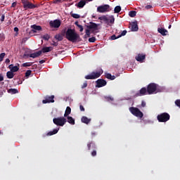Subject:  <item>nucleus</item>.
<instances>
[{
  "label": "nucleus",
  "instance_id": "f257e3e1",
  "mask_svg": "<svg viewBox=\"0 0 180 180\" xmlns=\"http://www.w3.org/2000/svg\"><path fill=\"white\" fill-rule=\"evenodd\" d=\"M65 36L67 40L72 41V43H77V41H82V39L81 37L75 32V29L68 28L66 32H65Z\"/></svg>",
  "mask_w": 180,
  "mask_h": 180
},
{
  "label": "nucleus",
  "instance_id": "f03ea898",
  "mask_svg": "<svg viewBox=\"0 0 180 180\" xmlns=\"http://www.w3.org/2000/svg\"><path fill=\"white\" fill-rule=\"evenodd\" d=\"M103 74V70L99 68L96 71L92 72L91 74L84 77L85 79H96Z\"/></svg>",
  "mask_w": 180,
  "mask_h": 180
},
{
  "label": "nucleus",
  "instance_id": "7ed1b4c3",
  "mask_svg": "<svg viewBox=\"0 0 180 180\" xmlns=\"http://www.w3.org/2000/svg\"><path fill=\"white\" fill-rule=\"evenodd\" d=\"M161 92L160 90V86L155 83H150L147 86V93L148 95H153V94H157Z\"/></svg>",
  "mask_w": 180,
  "mask_h": 180
},
{
  "label": "nucleus",
  "instance_id": "20e7f679",
  "mask_svg": "<svg viewBox=\"0 0 180 180\" xmlns=\"http://www.w3.org/2000/svg\"><path fill=\"white\" fill-rule=\"evenodd\" d=\"M171 119V115H169L167 112H162L157 116V120L160 123H165L168 122Z\"/></svg>",
  "mask_w": 180,
  "mask_h": 180
},
{
  "label": "nucleus",
  "instance_id": "39448f33",
  "mask_svg": "<svg viewBox=\"0 0 180 180\" xmlns=\"http://www.w3.org/2000/svg\"><path fill=\"white\" fill-rule=\"evenodd\" d=\"M21 1L23 5V8L25 11H27V9H34V8H39V6H40V5L33 4L32 3H30V1H29L21 0Z\"/></svg>",
  "mask_w": 180,
  "mask_h": 180
},
{
  "label": "nucleus",
  "instance_id": "423d86ee",
  "mask_svg": "<svg viewBox=\"0 0 180 180\" xmlns=\"http://www.w3.org/2000/svg\"><path fill=\"white\" fill-rule=\"evenodd\" d=\"M129 112H131V113L134 116H136V117H140L141 119L144 116V114H143L140 109L136 107H130Z\"/></svg>",
  "mask_w": 180,
  "mask_h": 180
},
{
  "label": "nucleus",
  "instance_id": "0eeeda50",
  "mask_svg": "<svg viewBox=\"0 0 180 180\" xmlns=\"http://www.w3.org/2000/svg\"><path fill=\"white\" fill-rule=\"evenodd\" d=\"M53 122L54 124H56V126H60L63 127L65 123H67V119H65L64 117H59L57 118H53Z\"/></svg>",
  "mask_w": 180,
  "mask_h": 180
},
{
  "label": "nucleus",
  "instance_id": "6e6552de",
  "mask_svg": "<svg viewBox=\"0 0 180 180\" xmlns=\"http://www.w3.org/2000/svg\"><path fill=\"white\" fill-rule=\"evenodd\" d=\"M99 20H103V22H105L108 25L109 23L113 24L115 23V17L113 15H110L108 18L106 15H103L98 18Z\"/></svg>",
  "mask_w": 180,
  "mask_h": 180
},
{
  "label": "nucleus",
  "instance_id": "1a4fd4ad",
  "mask_svg": "<svg viewBox=\"0 0 180 180\" xmlns=\"http://www.w3.org/2000/svg\"><path fill=\"white\" fill-rule=\"evenodd\" d=\"M97 12H98L99 13H105L106 12H110V6H109L108 4L99 6L97 8Z\"/></svg>",
  "mask_w": 180,
  "mask_h": 180
},
{
  "label": "nucleus",
  "instance_id": "9d476101",
  "mask_svg": "<svg viewBox=\"0 0 180 180\" xmlns=\"http://www.w3.org/2000/svg\"><path fill=\"white\" fill-rule=\"evenodd\" d=\"M96 88H102L103 86H106L108 82L103 79H98L96 81Z\"/></svg>",
  "mask_w": 180,
  "mask_h": 180
},
{
  "label": "nucleus",
  "instance_id": "9b49d317",
  "mask_svg": "<svg viewBox=\"0 0 180 180\" xmlns=\"http://www.w3.org/2000/svg\"><path fill=\"white\" fill-rule=\"evenodd\" d=\"M49 25L51 27H54L55 29H58L61 26V21L60 20H55L53 21H50Z\"/></svg>",
  "mask_w": 180,
  "mask_h": 180
},
{
  "label": "nucleus",
  "instance_id": "f8f14e48",
  "mask_svg": "<svg viewBox=\"0 0 180 180\" xmlns=\"http://www.w3.org/2000/svg\"><path fill=\"white\" fill-rule=\"evenodd\" d=\"M91 1L94 0H81L79 2L75 4V6H77V8H79V9H81L84 8L85 5L88 4V2H91Z\"/></svg>",
  "mask_w": 180,
  "mask_h": 180
},
{
  "label": "nucleus",
  "instance_id": "ddd939ff",
  "mask_svg": "<svg viewBox=\"0 0 180 180\" xmlns=\"http://www.w3.org/2000/svg\"><path fill=\"white\" fill-rule=\"evenodd\" d=\"M42 103H54V96H46L45 99L42 101Z\"/></svg>",
  "mask_w": 180,
  "mask_h": 180
},
{
  "label": "nucleus",
  "instance_id": "4468645a",
  "mask_svg": "<svg viewBox=\"0 0 180 180\" xmlns=\"http://www.w3.org/2000/svg\"><path fill=\"white\" fill-rule=\"evenodd\" d=\"M87 29L92 30V33H95V30H98V24L90 22V25H87Z\"/></svg>",
  "mask_w": 180,
  "mask_h": 180
},
{
  "label": "nucleus",
  "instance_id": "2eb2a0df",
  "mask_svg": "<svg viewBox=\"0 0 180 180\" xmlns=\"http://www.w3.org/2000/svg\"><path fill=\"white\" fill-rule=\"evenodd\" d=\"M147 94V88L143 87L141 88L139 91V92L136 93L135 94V98H137L139 96H144V95H146Z\"/></svg>",
  "mask_w": 180,
  "mask_h": 180
},
{
  "label": "nucleus",
  "instance_id": "dca6fc26",
  "mask_svg": "<svg viewBox=\"0 0 180 180\" xmlns=\"http://www.w3.org/2000/svg\"><path fill=\"white\" fill-rule=\"evenodd\" d=\"M135 60L139 63H143L146 60V54L139 53L136 57Z\"/></svg>",
  "mask_w": 180,
  "mask_h": 180
},
{
  "label": "nucleus",
  "instance_id": "f3484780",
  "mask_svg": "<svg viewBox=\"0 0 180 180\" xmlns=\"http://www.w3.org/2000/svg\"><path fill=\"white\" fill-rule=\"evenodd\" d=\"M31 29L33 33H37V32H41V30H42L41 26L36 25H31Z\"/></svg>",
  "mask_w": 180,
  "mask_h": 180
},
{
  "label": "nucleus",
  "instance_id": "a211bd4d",
  "mask_svg": "<svg viewBox=\"0 0 180 180\" xmlns=\"http://www.w3.org/2000/svg\"><path fill=\"white\" fill-rule=\"evenodd\" d=\"M58 130H60V128L55 129L53 131H50L46 134L42 135V137H46V136H54V134H57L58 133Z\"/></svg>",
  "mask_w": 180,
  "mask_h": 180
},
{
  "label": "nucleus",
  "instance_id": "6ab92c4d",
  "mask_svg": "<svg viewBox=\"0 0 180 180\" xmlns=\"http://www.w3.org/2000/svg\"><path fill=\"white\" fill-rule=\"evenodd\" d=\"M64 36H65V32H62L61 34H56L55 36V39L56 40H58V41H62L64 39Z\"/></svg>",
  "mask_w": 180,
  "mask_h": 180
},
{
  "label": "nucleus",
  "instance_id": "aec40b11",
  "mask_svg": "<svg viewBox=\"0 0 180 180\" xmlns=\"http://www.w3.org/2000/svg\"><path fill=\"white\" fill-rule=\"evenodd\" d=\"M53 46H46L42 48V49L39 51H41V53H50V51H52Z\"/></svg>",
  "mask_w": 180,
  "mask_h": 180
},
{
  "label": "nucleus",
  "instance_id": "412c9836",
  "mask_svg": "<svg viewBox=\"0 0 180 180\" xmlns=\"http://www.w3.org/2000/svg\"><path fill=\"white\" fill-rule=\"evenodd\" d=\"M131 31L137 32L139 30V25H137V22H133L131 25Z\"/></svg>",
  "mask_w": 180,
  "mask_h": 180
},
{
  "label": "nucleus",
  "instance_id": "4be33fe9",
  "mask_svg": "<svg viewBox=\"0 0 180 180\" xmlns=\"http://www.w3.org/2000/svg\"><path fill=\"white\" fill-rule=\"evenodd\" d=\"M39 56H41V51H40L33 53H31L30 55V57L31 58H37V57H39Z\"/></svg>",
  "mask_w": 180,
  "mask_h": 180
},
{
  "label": "nucleus",
  "instance_id": "5701e85b",
  "mask_svg": "<svg viewBox=\"0 0 180 180\" xmlns=\"http://www.w3.org/2000/svg\"><path fill=\"white\" fill-rule=\"evenodd\" d=\"M158 32L162 34V36H167V33H168V31L165 30V28H158Z\"/></svg>",
  "mask_w": 180,
  "mask_h": 180
},
{
  "label": "nucleus",
  "instance_id": "b1692460",
  "mask_svg": "<svg viewBox=\"0 0 180 180\" xmlns=\"http://www.w3.org/2000/svg\"><path fill=\"white\" fill-rule=\"evenodd\" d=\"M82 123H85V124H89V123L91 122V119L85 117V116H83L82 117Z\"/></svg>",
  "mask_w": 180,
  "mask_h": 180
},
{
  "label": "nucleus",
  "instance_id": "393cba45",
  "mask_svg": "<svg viewBox=\"0 0 180 180\" xmlns=\"http://www.w3.org/2000/svg\"><path fill=\"white\" fill-rule=\"evenodd\" d=\"M91 147H92V148H96V145H95V143L93 141L89 142L87 143V148L89 151L91 150Z\"/></svg>",
  "mask_w": 180,
  "mask_h": 180
},
{
  "label": "nucleus",
  "instance_id": "a878e982",
  "mask_svg": "<svg viewBox=\"0 0 180 180\" xmlns=\"http://www.w3.org/2000/svg\"><path fill=\"white\" fill-rule=\"evenodd\" d=\"M70 115H71V108L68 106L65 111L64 117H68V116Z\"/></svg>",
  "mask_w": 180,
  "mask_h": 180
},
{
  "label": "nucleus",
  "instance_id": "bb28decb",
  "mask_svg": "<svg viewBox=\"0 0 180 180\" xmlns=\"http://www.w3.org/2000/svg\"><path fill=\"white\" fill-rule=\"evenodd\" d=\"M67 119H68V122L70 123V124H75V120L72 117L68 116Z\"/></svg>",
  "mask_w": 180,
  "mask_h": 180
},
{
  "label": "nucleus",
  "instance_id": "cd10ccee",
  "mask_svg": "<svg viewBox=\"0 0 180 180\" xmlns=\"http://www.w3.org/2000/svg\"><path fill=\"white\" fill-rule=\"evenodd\" d=\"M6 77L9 79H12V78H13L15 77V74L13 72H11V71L7 72Z\"/></svg>",
  "mask_w": 180,
  "mask_h": 180
},
{
  "label": "nucleus",
  "instance_id": "c85d7f7f",
  "mask_svg": "<svg viewBox=\"0 0 180 180\" xmlns=\"http://www.w3.org/2000/svg\"><path fill=\"white\" fill-rule=\"evenodd\" d=\"M19 91L16 89H8V93L11 94V95H14L15 94H18Z\"/></svg>",
  "mask_w": 180,
  "mask_h": 180
},
{
  "label": "nucleus",
  "instance_id": "c756f323",
  "mask_svg": "<svg viewBox=\"0 0 180 180\" xmlns=\"http://www.w3.org/2000/svg\"><path fill=\"white\" fill-rule=\"evenodd\" d=\"M136 15H137V12H136V11H131L129 12V16H130V18H134Z\"/></svg>",
  "mask_w": 180,
  "mask_h": 180
},
{
  "label": "nucleus",
  "instance_id": "7c9ffc66",
  "mask_svg": "<svg viewBox=\"0 0 180 180\" xmlns=\"http://www.w3.org/2000/svg\"><path fill=\"white\" fill-rule=\"evenodd\" d=\"M120 11H122V7H120V6H115V8L114 9L115 13H119L120 12Z\"/></svg>",
  "mask_w": 180,
  "mask_h": 180
},
{
  "label": "nucleus",
  "instance_id": "2f4dec72",
  "mask_svg": "<svg viewBox=\"0 0 180 180\" xmlns=\"http://www.w3.org/2000/svg\"><path fill=\"white\" fill-rule=\"evenodd\" d=\"M71 16L72 18H74V19H79L81 18V16L77 13H72Z\"/></svg>",
  "mask_w": 180,
  "mask_h": 180
},
{
  "label": "nucleus",
  "instance_id": "473e14b6",
  "mask_svg": "<svg viewBox=\"0 0 180 180\" xmlns=\"http://www.w3.org/2000/svg\"><path fill=\"white\" fill-rule=\"evenodd\" d=\"M11 72H18L19 71V67L18 66H14L11 68Z\"/></svg>",
  "mask_w": 180,
  "mask_h": 180
},
{
  "label": "nucleus",
  "instance_id": "72a5a7b5",
  "mask_svg": "<svg viewBox=\"0 0 180 180\" xmlns=\"http://www.w3.org/2000/svg\"><path fill=\"white\" fill-rule=\"evenodd\" d=\"M105 99H106L108 102H113V101H115V99L112 96H105Z\"/></svg>",
  "mask_w": 180,
  "mask_h": 180
},
{
  "label": "nucleus",
  "instance_id": "f704fd0d",
  "mask_svg": "<svg viewBox=\"0 0 180 180\" xmlns=\"http://www.w3.org/2000/svg\"><path fill=\"white\" fill-rule=\"evenodd\" d=\"M75 25L79 28V32H84V27L82 25L78 24V22H76Z\"/></svg>",
  "mask_w": 180,
  "mask_h": 180
},
{
  "label": "nucleus",
  "instance_id": "c9c22d12",
  "mask_svg": "<svg viewBox=\"0 0 180 180\" xmlns=\"http://www.w3.org/2000/svg\"><path fill=\"white\" fill-rule=\"evenodd\" d=\"M5 56H6V53H1L0 54V63H1V61H4V58H5Z\"/></svg>",
  "mask_w": 180,
  "mask_h": 180
},
{
  "label": "nucleus",
  "instance_id": "e433bc0d",
  "mask_svg": "<svg viewBox=\"0 0 180 180\" xmlns=\"http://www.w3.org/2000/svg\"><path fill=\"white\" fill-rule=\"evenodd\" d=\"M89 43H95L96 41V38L95 37H92L89 39Z\"/></svg>",
  "mask_w": 180,
  "mask_h": 180
},
{
  "label": "nucleus",
  "instance_id": "4c0bfd02",
  "mask_svg": "<svg viewBox=\"0 0 180 180\" xmlns=\"http://www.w3.org/2000/svg\"><path fill=\"white\" fill-rule=\"evenodd\" d=\"M43 39H44V40L49 41L50 39V35H49V34H44L43 36Z\"/></svg>",
  "mask_w": 180,
  "mask_h": 180
},
{
  "label": "nucleus",
  "instance_id": "58836bf2",
  "mask_svg": "<svg viewBox=\"0 0 180 180\" xmlns=\"http://www.w3.org/2000/svg\"><path fill=\"white\" fill-rule=\"evenodd\" d=\"M31 74H32V70H27L26 72H25V77H26L27 78H28V77L30 76Z\"/></svg>",
  "mask_w": 180,
  "mask_h": 180
},
{
  "label": "nucleus",
  "instance_id": "ea45409f",
  "mask_svg": "<svg viewBox=\"0 0 180 180\" xmlns=\"http://www.w3.org/2000/svg\"><path fill=\"white\" fill-rule=\"evenodd\" d=\"M33 64L32 63H25L22 64V67H30Z\"/></svg>",
  "mask_w": 180,
  "mask_h": 180
},
{
  "label": "nucleus",
  "instance_id": "a19ab883",
  "mask_svg": "<svg viewBox=\"0 0 180 180\" xmlns=\"http://www.w3.org/2000/svg\"><path fill=\"white\" fill-rule=\"evenodd\" d=\"M127 33V30H124V31L121 33V34L118 35V37H122V36H126Z\"/></svg>",
  "mask_w": 180,
  "mask_h": 180
},
{
  "label": "nucleus",
  "instance_id": "79ce46f5",
  "mask_svg": "<svg viewBox=\"0 0 180 180\" xmlns=\"http://www.w3.org/2000/svg\"><path fill=\"white\" fill-rule=\"evenodd\" d=\"M175 105L176 106H178V108H180V99H177L175 101Z\"/></svg>",
  "mask_w": 180,
  "mask_h": 180
},
{
  "label": "nucleus",
  "instance_id": "37998d69",
  "mask_svg": "<svg viewBox=\"0 0 180 180\" xmlns=\"http://www.w3.org/2000/svg\"><path fill=\"white\" fill-rule=\"evenodd\" d=\"M86 34L87 35V37H91V30H86Z\"/></svg>",
  "mask_w": 180,
  "mask_h": 180
},
{
  "label": "nucleus",
  "instance_id": "c03bdc74",
  "mask_svg": "<svg viewBox=\"0 0 180 180\" xmlns=\"http://www.w3.org/2000/svg\"><path fill=\"white\" fill-rule=\"evenodd\" d=\"M120 37H119V36H117V37H116V35H112L111 37H110V39H112V40H116V39H119Z\"/></svg>",
  "mask_w": 180,
  "mask_h": 180
},
{
  "label": "nucleus",
  "instance_id": "a18cd8bd",
  "mask_svg": "<svg viewBox=\"0 0 180 180\" xmlns=\"http://www.w3.org/2000/svg\"><path fill=\"white\" fill-rule=\"evenodd\" d=\"M88 86V83L85 82L83 85H82V89H84V88H86Z\"/></svg>",
  "mask_w": 180,
  "mask_h": 180
},
{
  "label": "nucleus",
  "instance_id": "49530a36",
  "mask_svg": "<svg viewBox=\"0 0 180 180\" xmlns=\"http://www.w3.org/2000/svg\"><path fill=\"white\" fill-rule=\"evenodd\" d=\"M105 77L108 79H110V78H112V74L108 73L106 74Z\"/></svg>",
  "mask_w": 180,
  "mask_h": 180
},
{
  "label": "nucleus",
  "instance_id": "de8ad7c7",
  "mask_svg": "<svg viewBox=\"0 0 180 180\" xmlns=\"http://www.w3.org/2000/svg\"><path fill=\"white\" fill-rule=\"evenodd\" d=\"M79 109H80L81 112H85V108H84V106L82 105H79Z\"/></svg>",
  "mask_w": 180,
  "mask_h": 180
},
{
  "label": "nucleus",
  "instance_id": "09e8293b",
  "mask_svg": "<svg viewBox=\"0 0 180 180\" xmlns=\"http://www.w3.org/2000/svg\"><path fill=\"white\" fill-rule=\"evenodd\" d=\"M91 155H92V157H96V150H94L91 152Z\"/></svg>",
  "mask_w": 180,
  "mask_h": 180
},
{
  "label": "nucleus",
  "instance_id": "8fccbe9b",
  "mask_svg": "<svg viewBox=\"0 0 180 180\" xmlns=\"http://www.w3.org/2000/svg\"><path fill=\"white\" fill-rule=\"evenodd\" d=\"M18 4V3L16 2H13L11 5V8H16V5Z\"/></svg>",
  "mask_w": 180,
  "mask_h": 180
},
{
  "label": "nucleus",
  "instance_id": "3c124183",
  "mask_svg": "<svg viewBox=\"0 0 180 180\" xmlns=\"http://www.w3.org/2000/svg\"><path fill=\"white\" fill-rule=\"evenodd\" d=\"M141 106H142V108H146V101H143L141 102Z\"/></svg>",
  "mask_w": 180,
  "mask_h": 180
},
{
  "label": "nucleus",
  "instance_id": "603ef678",
  "mask_svg": "<svg viewBox=\"0 0 180 180\" xmlns=\"http://www.w3.org/2000/svg\"><path fill=\"white\" fill-rule=\"evenodd\" d=\"M151 8H153V6H151V5H147L146 6V9H151Z\"/></svg>",
  "mask_w": 180,
  "mask_h": 180
},
{
  "label": "nucleus",
  "instance_id": "864d4df0",
  "mask_svg": "<svg viewBox=\"0 0 180 180\" xmlns=\"http://www.w3.org/2000/svg\"><path fill=\"white\" fill-rule=\"evenodd\" d=\"M5 63L6 64H9L11 63V60H9V58H6Z\"/></svg>",
  "mask_w": 180,
  "mask_h": 180
},
{
  "label": "nucleus",
  "instance_id": "5fc2aeb1",
  "mask_svg": "<svg viewBox=\"0 0 180 180\" xmlns=\"http://www.w3.org/2000/svg\"><path fill=\"white\" fill-rule=\"evenodd\" d=\"M15 66H13V64L9 65L8 68L11 71L12 68H13Z\"/></svg>",
  "mask_w": 180,
  "mask_h": 180
},
{
  "label": "nucleus",
  "instance_id": "6e6d98bb",
  "mask_svg": "<svg viewBox=\"0 0 180 180\" xmlns=\"http://www.w3.org/2000/svg\"><path fill=\"white\" fill-rule=\"evenodd\" d=\"M4 81V75L2 74H0V82Z\"/></svg>",
  "mask_w": 180,
  "mask_h": 180
},
{
  "label": "nucleus",
  "instance_id": "4d7b16f0",
  "mask_svg": "<svg viewBox=\"0 0 180 180\" xmlns=\"http://www.w3.org/2000/svg\"><path fill=\"white\" fill-rule=\"evenodd\" d=\"M1 22H4V20H5V15H1Z\"/></svg>",
  "mask_w": 180,
  "mask_h": 180
},
{
  "label": "nucleus",
  "instance_id": "13d9d810",
  "mask_svg": "<svg viewBox=\"0 0 180 180\" xmlns=\"http://www.w3.org/2000/svg\"><path fill=\"white\" fill-rule=\"evenodd\" d=\"M111 81H113V79H116V77L115 75L112 76L111 78L110 79Z\"/></svg>",
  "mask_w": 180,
  "mask_h": 180
},
{
  "label": "nucleus",
  "instance_id": "bf43d9fd",
  "mask_svg": "<svg viewBox=\"0 0 180 180\" xmlns=\"http://www.w3.org/2000/svg\"><path fill=\"white\" fill-rule=\"evenodd\" d=\"M14 32L18 33V32H19V28H18V27H14Z\"/></svg>",
  "mask_w": 180,
  "mask_h": 180
},
{
  "label": "nucleus",
  "instance_id": "052dcab7",
  "mask_svg": "<svg viewBox=\"0 0 180 180\" xmlns=\"http://www.w3.org/2000/svg\"><path fill=\"white\" fill-rule=\"evenodd\" d=\"M44 63H46V60H39V64H44Z\"/></svg>",
  "mask_w": 180,
  "mask_h": 180
},
{
  "label": "nucleus",
  "instance_id": "680f3d73",
  "mask_svg": "<svg viewBox=\"0 0 180 180\" xmlns=\"http://www.w3.org/2000/svg\"><path fill=\"white\" fill-rule=\"evenodd\" d=\"M59 2H61V0H55L53 3L59 4Z\"/></svg>",
  "mask_w": 180,
  "mask_h": 180
},
{
  "label": "nucleus",
  "instance_id": "e2e57ef3",
  "mask_svg": "<svg viewBox=\"0 0 180 180\" xmlns=\"http://www.w3.org/2000/svg\"><path fill=\"white\" fill-rule=\"evenodd\" d=\"M58 45V44L54 42L53 44H52V46H57Z\"/></svg>",
  "mask_w": 180,
  "mask_h": 180
},
{
  "label": "nucleus",
  "instance_id": "0e129e2a",
  "mask_svg": "<svg viewBox=\"0 0 180 180\" xmlns=\"http://www.w3.org/2000/svg\"><path fill=\"white\" fill-rule=\"evenodd\" d=\"M87 38H88V35L87 34H84V39H87Z\"/></svg>",
  "mask_w": 180,
  "mask_h": 180
},
{
  "label": "nucleus",
  "instance_id": "69168bd1",
  "mask_svg": "<svg viewBox=\"0 0 180 180\" xmlns=\"http://www.w3.org/2000/svg\"><path fill=\"white\" fill-rule=\"evenodd\" d=\"M171 27H172V25H169V27H168V29H171Z\"/></svg>",
  "mask_w": 180,
  "mask_h": 180
},
{
  "label": "nucleus",
  "instance_id": "338daca9",
  "mask_svg": "<svg viewBox=\"0 0 180 180\" xmlns=\"http://www.w3.org/2000/svg\"><path fill=\"white\" fill-rule=\"evenodd\" d=\"M91 134H92V136H95L96 134H95V132H92Z\"/></svg>",
  "mask_w": 180,
  "mask_h": 180
},
{
  "label": "nucleus",
  "instance_id": "774afa93",
  "mask_svg": "<svg viewBox=\"0 0 180 180\" xmlns=\"http://www.w3.org/2000/svg\"><path fill=\"white\" fill-rule=\"evenodd\" d=\"M25 1H29V0H25Z\"/></svg>",
  "mask_w": 180,
  "mask_h": 180
}]
</instances>
